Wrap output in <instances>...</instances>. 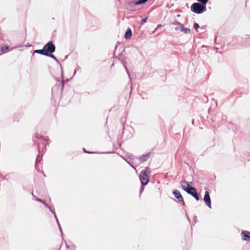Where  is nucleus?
I'll return each instance as SVG.
<instances>
[{"mask_svg":"<svg viewBox=\"0 0 250 250\" xmlns=\"http://www.w3.org/2000/svg\"><path fill=\"white\" fill-rule=\"evenodd\" d=\"M241 235L243 241L250 242V232L248 231H242Z\"/></svg>","mask_w":250,"mask_h":250,"instance_id":"nucleus-8","label":"nucleus"},{"mask_svg":"<svg viewBox=\"0 0 250 250\" xmlns=\"http://www.w3.org/2000/svg\"><path fill=\"white\" fill-rule=\"evenodd\" d=\"M58 226H59V229H60V230L61 232L62 233V228H61V227L60 224H59Z\"/></svg>","mask_w":250,"mask_h":250,"instance_id":"nucleus-27","label":"nucleus"},{"mask_svg":"<svg viewBox=\"0 0 250 250\" xmlns=\"http://www.w3.org/2000/svg\"><path fill=\"white\" fill-rule=\"evenodd\" d=\"M147 0H139L135 3V5H139L146 2Z\"/></svg>","mask_w":250,"mask_h":250,"instance_id":"nucleus-14","label":"nucleus"},{"mask_svg":"<svg viewBox=\"0 0 250 250\" xmlns=\"http://www.w3.org/2000/svg\"><path fill=\"white\" fill-rule=\"evenodd\" d=\"M193 27L196 31H197L198 29L199 28V25L198 23H195L193 24Z\"/></svg>","mask_w":250,"mask_h":250,"instance_id":"nucleus-18","label":"nucleus"},{"mask_svg":"<svg viewBox=\"0 0 250 250\" xmlns=\"http://www.w3.org/2000/svg\"><path fill=\"white\" fill-rule=\"evenodd\" d=\"M36 200L38 202L42 203V204L43 203V201L42 200L38 198H36Z\"/></svg>","mask_w":250,"mask_h":250,"instance_id":"nucleus-22","label":"nucleus"},{"mask_svg":"<svg viewBox=\"0 0 250 250\" xmlns=\"http://www.w3.org/2000/svg\"><path fill=\"white\" fill-rule=\"evenodd\" d=\"M130 158L132 160H137V158L134 156H133V155L131 154L130 155H129Z\"/></svg>","mask_w":250,"mask_h":250,"instance_id":"nucleus-20","label":"nucleus"},{"mask_svg":"<svg viewBox=\"0 0 250 250\" xmlns=\"http://www.w3.org/2000/svg\"><path fill=\"white\" fill-rule=\"evenodd\" d=\"M46 56L50 57L52 58V59H53L56 61L59 62L58 60H57V59L56 58V57L52 54H49V55H47Z\"/></svg>","mask_w":250,"mask_h":250,"instance_id":"nucleus-16","label":"nucleus"},{"mask_svg":"<svg viewBox=\"0 0 250 250\" xmlns=\"http://www.w3.org/2000/svg\"><path fill=\"white\" fill-rule=\"evenodd\" d=\"M147 19V17H146V18L143 19L142 20V21H141V23H140L142 25H144L146 22Z\"/></svg>","mask_w":250,"mask_h":250,"instance_id":"nucleus-17","label":"nucleus"},{"mask_svg":"<svg viewBox=\"0 0 250 250\" xmlns=\"http://www.w3.org/2000/svg\"><path fill=\"white\" fill-rule=\"evenodd\" d=\"M56 220V222H57L58 225H59V224H60V223H59V221L58 220V218Z\"/></svg>","mask_w":250,"mask_h":250,"instance_id":"nucleus-32","label":"nucleus"},{"mask_svg":"<svg viewBox=\"0 0 250 250\" xmlns=\"http://www.w3.org/2000/svg\"><path fill=\"white\" fill-rule=\"evenodd\" d=\"M48 208L49 209V211L51 212L54 215L55 214V211L53 210L49 207H48Z\"/></svg>","mask_w":250,"mask_h":250,"instance_id":"nucleus-23","label":"nucleus"},{"mask_svg":"<svg viewBox=\"0 0 250 250\" xmlns=\"http://www.w3.org/2000/svg\"><path fill=\"white\" fill-rule=\"evenodd\" d=\"M48 208L49 209V211L51 212L54 215L55 214V211L53 210L49 207H48Z\"/></svg>","mask_w":250,"mask_h":250,"instance_id":"nucleus-24","label":"nucleus"},{"mask_svg":"<svg viewBox=\"0 0 250 250\" xmlns=\"http://www.w3.org/2000/svg\"><path fill=\"white\" fill-rule=\"evenodd\" d=\"M33 53L40 54L45 56V54L46 53V52H44V50L43 48L41 50H35L34 51Z\"/></svg>","mask_w":250,"mask_h":250,"instance_id":"nucleus-12","label":"nucleus"},{"mask_svg":"<svg viewBox=\"0 0 250 250\" xmlns=\"http://www.w3.org/2000/svg\"><path fill=\"white\" fill-rule=\"evenodd\" d=\"M127 162L129 164V165H130V166H131L132 167H133V168L135 169V167H134V166H132V165L130 163H129V162Z\"/></svg>","mask_w":250,"mask_h":250,"instance_id":"nucleus-30","label":"nucleus"},{"mask_svg":"<svg viewBox=\"0 0 250 250\" xmlns=\"http://www.w3.org/2000/svg\"><path fill=\"white\" fill-rule=\"evenodd\" d=\"M150 157V153H147L146 154L143 155L140 158L139 161L141 163H143L146 161Z\"/></svg>","mask_w":250,"mask_h":250,"instance_id":"nucleus-10","label":"nucleus"},{"mask_svg":"<svg viewBox=\"0 0 250 250\" xmlns=\"http://www.w3.org/2000/svg\"><path fill=\"white\" fill-rule=\"evenodd\" d=\"M127 162L129 164V165H130V166H131L132 167H133V168L135 169V167H134V166H132V165L130 163H129V162Z\"/></svg>","mask_w":250,"mask_h":250,"instance_id":"nucleus-31","label":"nucleus"},{"mask_svg":"<svg viewBox=\"0 0 250 250\" xmlns=\"http://www.w3.org/2000/svg\"><path fill=\"white\" fill-rule=\"evenodd\" d=\"M56 220V222H57L58 225H59V224H60V223H59V221L58 220V218Z\"/></svg>","mask_w":250,"mask_h":250,"instance_id":"nucleus-33","label":"nucleus"},{"mask_svg":"<svg viewBox=\"0 0 250 250\" xmlns=\"http://www.w3.org/2000/svg\"><path fill=\"white\" fill-rule=\"evenodd\" d=\"M173 194L174 195L175 197L178 200L179 202H181L183 203V205H185V203L184 201L183 198L180 192V191L178 190H174L173 191Z\"/></svg>","mask_w":250,"mask_h":250,"instance_id":"nucleus-7","label":"nucleus"},{"mask_svg":"<svg viewBox=\"0 0 250 250\" xmlns=\"http://www.w3.org/2000/svg\"><path fill=\"white\" fill-rule=\"evenodd\" d=\"M182 188L188 194L192 196L196 201L199 200V197L195 188L191 187L186 181H182L181 182Z\"/></svg>","mask_w":250,"mask_h":250,"instance_id":"nucleus-1","label":"nucleus"},{"mask_svg":"<svg viewBox=\"0 0 250 250\" xmlns=\"http://www.w3.org/2000/svg\"><path fill=\"white\" fill-rule=\"evenodd\" d=\"M132 36V32L131 29L129 28L127 29L125 35V38L128 39L131 38Z\"/></svg>","mask_w":250,"mask_h":250,"instance_id":"nucleus-11","label":"nucleus"},{"mask_svg":"<svg viewBox=\"0 0 250 250\" xmlns=\"http://www.w3.org/2000/svg\"><path fill=\"white\" fill-rule=\"evenodd\" d=\"M191 10L196 14H200L206 11V7L199 3L195 2L191 6Z\"/></svg>","mask_w":250,"mask_h":250,"instance_id":"nucleus-3","label":"nucleus"},{"mask_svg":"<svg viewBox=\"0 0 250 250\" xmlns=\"http://www.w3.org/2000/svg\"><path fill=\"white\" fill-rule=\"evenodd\" d=\"M199 2H201L202 4L204 5H205V4L208 2V0H197Z\"/></svg>","mask_w":250,"mask_h":250,"instance_id":"nucleus-15","label":"nucleus"},{"mask_svg":"<svg viewBox=\"0 0 250 250\" xmlns=\"http://www.w3.org/2000/svg\"><path fill=\"white\" fill-rule=\"evenodd\" d=\"M176 24L178 25L179 26L175 27V30H180L181 32H183L186 34L190 33V29L183 27V26L179 22H177Z\"/></svg>","mask_w":250,"mask_h":250,"instance_id":"nucleus-5","label":"nucleus"},{"mask_svg":"<svg viewBox=\"0 0 250 250\" xmlns=\"http://www.w3.org/2000/svg\"><path fill=\"white\" fill-rule=\"evenodd\" d=\"M204 201L206 204V205L210 208H211V200L209 196V192L208 191H206L205 192V195L204 197Z\"/></svg>","mask_w":250,"mask_h":250,"instance_id":"nucleus-6","label":"nucleus"},{"mask_svg":"<svg viewBox=\"0 0 250 250\" xmlns=\"http://www.w3.org/2000/svg\"><path fill=\"white\" fill-rule=\"evenodd\" d=\"M38 147L39 151H40L41 149H42L41 145L39 144Z\"/></svg>","mask_w":250,"mask_h":250,"instance_id":"nucleus-26","label":"nucleus"},{"mask_svg":"<svg viewBox=\"0 0 250 250\" xmlns=\"http://www.w3.org/2000/svg\"><path fill=\"white\" fill-rule=\"evenodd\" d=\"M245 45L246 46H250V37H248L245 39Z\"/></svg>","mask_w":250,"mask_h":250,"instance_id":"nucleus-13","label":"nucleus"},{"mask_svg":"<svg viewBox=\"0 0 250 250\" xmlns=\"http://www.w3.org/2000/svg\"><path fill=\"white\" fill-rule=\"evenodd\" d=\"M44 52H46L45 56L52 54L55 51V46L52 41L49 42L44 46Z\"/></svg>","mask_w":250,"mask_h":250,"instance_id":"nucleus-4","label":"nucleus"},{"mask_svg":"<svg viewBox=\"0 0 250 250\" xmlns=\"http://www.w3.org/2000/svg\"><path fill=\"white\" fill-rule=\"evenodd\" d=\"M42 204L47 208H48V207H49V206L46 204H45L44 202L42 203Z\"/></svg>","mask_w":250,"mask_h":250,"instance_id":"nucleus-28","label":"nucleus"},{"mask_svg":"<svg viewBox=\"0 0 250 250\" xmlns=\"http://www.w3.org/2000/svg\"><path fill=\"white\" fill-rule=\"evenodd\" d=\"M150 173L149 169L148 167L141 171L139 178L141 185H146L149 182L148 174Z\"/></svg>","mask_w":250,"mask_h":250,"instance_id":"nucleus-2","label":"nucleus"},{"mask_svg":"<svg viewBox=\"0 0 250 250\" xmlns=\"http://www.w3.org/2000/svg\"><path fill=\"white\" fill-rule=\"evenodd\" d=\"M8 48V47L7 46H2L1 47V51H4V49H7Z\"/></svg>","mask_w":250,"mask_h":250,"instance_id":"nucleus-21","label":"nucleus"},{"mask_svg":"<svg viewBox=\"0 0 250 250\" xmlns=\"http://www.w3.org/2000/svg\"><path fill=\"white\" fill-rule=\"evenodd\" d=\"M160 26H161V25H158L157 26V27H160Z\"/></svg>","mask_w":250,"mask_h":250,"instance_id":"nucleus-36","label":"nucleus"},{"mask_svg":"<svg viewBox=\"0 0 250 250\" xmlns=\"http://www.w3.org/2000/svg\"><path fill=\"white\" fill-rule=\"evenodd\" d=\"M145 186L146 185H142L141 187L140 188V194H141L143 192V191H144Z\"/></svg>","mask_w":250,"mask_h":250,"instance_id":"nucleus-19","label":"nucleus"},{"mask_svg":"<svg viewBox=\"0 0 250 250\" xmlns=\"http://www.w3.org/2000/svg\"><path fill=\"white\" fill-rule=\"evenodd\" d=\"M48 208L49 209V211L51 212L54 215L55 214V211L53 210L49 207H48Z\"/></svg>","mask_w":250,"mask_h":250,"instance_id":"nucleus-25","label":"nucleus"},{"mask_svg":"<svg viewBox=\"0 0 250 250\" xmlns=\"http://www.w3.org/2000/svg\"><path fill=\"white\" fill-rule=\"evenodd\" d=\"M54 216L55 219L56 220L57 219V217L56 214H54Z\"/></svg>","mask_w":250,"mask_h":250,"instance_id":"nucleus-34","label":"nucleus"},{"mask_svg":"<svg viewBox=\"0 0 250 250\" xmlns=\"http://www.w3.org/2000/svg\"><path fill=\"white\" fill-rule=\"evenodd\" d=\"M124 67H125V69H126V72H127V73L128 75H129V72H128V69H127V68L126 66L125 65H124Z\"/></svg>","mask_w":250,"mask_h":250,"instance_id":"nucleus-29","label":"nucleus"},{"mask_svg":"<svg viewBox=\"0 0 250 250\" xmlns=\"http://www.w3.org/2000/svg\"><path fill=\"white\" fill-rule=\"evenodd\" d=\"M36 138L39 140L40 141H43L44 146H45L46 144H47V142L49 141V139L47 137L43 138L40 134L36 135Z\"/></svg>","mask_w":250,"mask_h":250,"instance_id":"nucleus-9","label":"nucleus"},{"mask_svg":"<svg viewBox=\"0 0 250 250\" xmlns=\"http://www.w3.org/2000/svg\"><path fill=\"white\" fill-rule=\"evenodd\" d=\"M86 152L88 153H93L92 152H87V151H86Z\"/></svg>","mask_w":250,"mask_h":250,"instance_id":"nucleus-35","label":"nucleus"}]
</instances>
